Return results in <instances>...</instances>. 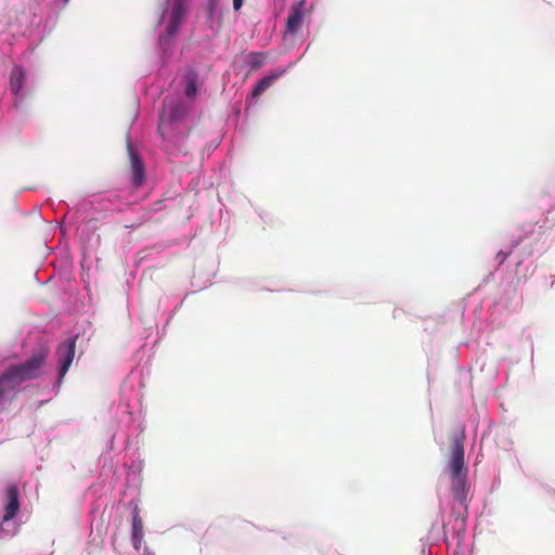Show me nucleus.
<instances>
[{
	"instance_id": "obj_18",
	"label": "nucleus",
	"mask_w": 555,
	"mask_h": 555,
	"mask_svg": "<svg viewBox=\"0 0 555 555\" xmlns=\"http://www.w3.org/2000/svg\"><path fill=\"white\" fill-rule=\"evenodd\" d=\"M69 0H64V2H68Z\"/></svg>"
},
{
	"instance_id": "obj_5",
	"label": "nucleus",
	"mask_w": 555,
	"mask_h": 555,
	"mask_svg": "<svg viewBox=\"0 0 555 555\" xmlns=\"http://www.w3.org/2000/svg\"><path fill=\"white\" fill-rule=\"evenodd\" d=\"M305 5L306 0H300L292 4L286 20L285 35H295L301 29L306 14Z\"/></svg>"
},
{
	"instance_id": "obj_4",
	"label": "nucleus",
	"mask_w": 555,
	"mask_h": 555,
	"mask_svg": "<svg viewBox=\"0 0 555 555\" xmlns=\"http://www.w3.org/2000/svg\"><path fill=\"white\" fill-rule=\"evenodd\" d=\"M76 338L67 339L59 345L56 349V357L59 361V382L64 378L68 372L76 353Z\"/></svg>"
},
{
	"instance_id": "obj_12",
	"label": "nucleus",
	"mask_w": 555,
	"mask_h": 555,
	"mask_svg": "<svg viewBox=\"0 0 555 555\" xmlns=\"http://www.w3.org/2000/svg\"><path fill=\"white\" fill-rule=\"evenodd\" d=\"M278 76L279 75H271L261 78L253 88L251 96L254 99L260 96L267 89H269L272 86L273 81L278 78Z\"/></svg>"
},
{
	"instance_id": "obj_10",
	"label": "nucleus",
	"mask_w": 555,
	"mask_h": 555,
	"mask_svg": "<svg viewBox=\"0 0 555 555\" xmlns=\"http://www.w3.org/2000/svg\"><path fill=\"white\" fill-rule=\"evenodd\" d=\"M24 77L25 75L22 67L14 66L12 68L10 75V88L14 94H17L22 90Z\"/></svg>"
},
{
	"instance_id": "obj_11",
	"label": "nucleus",
	"mask_w": 555,
	"mask_h": 555,
	"mask_svg": "<svg viewBox=\"0 0 555 555\" xmlns=\"http://www.w3.org/2000/svg\"><path fill=\"white\" fill-rule=\"evenodd\" d=\"M197 73L194 69H189L184 76L185 80V95L194 98L197 93Z\"/></svg>"
},
{
	"instance_id": "obj_17",
	"label": "nucleus",
	"mask_w": 555,
	"mask_h": 555,
	"mask_svg": "<svg viewBox=\"0 0 555 555\" xmlns=\"http://www.w3.org/2000/svg\"><path fill=\"white\" fill-rule=\"evenodd\" d=\"M144 555H154V554L146 551Z\"/></svg>"
},
{
	"instance_id": "obj_14",
	"label": "nucleus",
	"mask_w": 555,
	"mask_h": 555,
	"mask_svg": "<svg viewBox=\"0 0 555 555\" xmlns=\"http://www.w3.org/2000/svg\"><path fill=\"white\" fill-rule=\"evenodd\" d=\"M512 254V249L508 250V251H499L498 255H496V259L499 260L500 263H503L507 258L508 256Z\"/></svg>"
},
{
	"instance_id": "obj_6",
	"label": "nucleus",
	"mask_w": 555,
	"mask_h": 555,
	"mask_svg": "<svg viewBox=\"0 0 555 555\" xmlns=\"http://www.w3.org/2000/svg\"><path fill=\"white\" fill-rule=\"evenodd\" d=\"M185 11L186 8L184 0H172L171 10L169 13V22L166 29L168 37H173L177 34L185 16Z\"/></svg>"
},
{
	"instance_id": "obj_3",
	"label": "nucleus",
	"mask_w": 555,
	"mask_h": 555,
	"mask_svg": "<svg viewBox=\"0 0 555 555\" xmlns=\"http://www.w3.org/2000/svg\"><path fill=\"white\" fill-rule=\"evenodd\" d=\"M189 112L188 106L181 100H165L158 131L162 137H166V127L168 124L183 119Z\"/></svg>"
},
{
	"instance_id": "obj_2",
	"label": "nucleus",
	"mask_w": 555,
	"mask_h": 555,
	"mask_svg": "<svg viewBox=\"0 0 555 555\" xmlns=\"http://www.w3.org/2000/svg\"><path fill=\"white\" fill-rule=\"evenodd\" d=\"M464 436H456L451 447L449 468L451 472V492L453 499L461 505H466L469 485L467 482L468 469L464 462Z\"/></svg>"
},
{
	"instance_id": "obj_16",
	"label": "nucleus",
	"mask_w": 555,
	"mask_h": 555,
	"mask_svg": "<svg viewBox=\"0 0 555 555\" xmlns=\"http://www.w3.org/2000/svg\"><path fill=\"white\" fill-rule=\"evenodd\" d=\"M215 4H216L215 0H211V1H210V3H209V11H210V13H212V12H214V10H215Z\"/></svg>"
},
{
	"instance_id": "obj_15",
	"label": "nucleus",
	"mask_w": 555,
	"mask_h": 555,
	"mask_svg": "<svg viewBox=\"0 0 555 555\" xmlns=\"http://www.w3.org/2000/svg\"><path fill=\"white\" fill-rule=\"evenodd\" d=\"M243 5V0H233V9L238 11Z\"/></svg>"
},
{
	"instance_id": "obj_1",
	"label": "nucleus",
	"mask_w": 555,
	"mask_h": 555,
	"mask_svg": "<svg viewBox=\"0 0 555 555\" xmlns=\"http://www.w3.org/2000/svg\"><path fill=\"white\" fill-rule=\"evenodd\" d=\"M48 353V349L41 348L27 361L12 364L0 374V404L5 400L8 393L15 390L21 384L36 379L41 375Z\"/></svg>"
},
{
	"instance_id": "obj_13",
	"label": "nucleus",
	"mask_w": 555,
	"mask_h": 555,
	"mask_svg": "<svg viewBox=\"0 0 555 555\" xmlns=\"http://www.w3.org/2000/svg\"><path fill=\"white\" fill-rule=\"evenodd\" d=\"M247 57L251 70L259 69L267 61V54L261 52H250Z\"/></svg>"
},
{
	"instance_id": "obj_8",
	"label": "nucleus",
	"mask_w": 555,
	"mask_h": 555,
	"mask_svg": "<svg viewBox=\"0 0 555 555\" xmlns=\"http://www.w3.org/2000/svg\"><path fill=\"white\" fill-rule=\"evenodd\" d=\"M128 151L130 156L133 184L138 188L143 183L144 180V165L130 144L128 145Z\"/></svg>"
},
{
	"instance_id": "obj_9",
	"label": "nucleus",
	"mask_w": 555,
	"mask_h": 555,
	"mask_svg": "<svg viewBox=\"0 0 555 555\" xmlns=\"http://www.w3.org/2000/svg\"><path fill=\"white\" fill-rule=\"evenodd\" d=\"M143 538V521L139 514L138 507H135L132 515V544L135 550L141 547Z\"/></svg>"
},
{
	"instance_id": "obj_7",
	"label": "nucleus",
	"mask_w": 555,
	"mask_h": 555,
	"mask_svg": "<svg viewBox=\"0 0 555 555\" xmlns=\"http://www.w3.org/2000/svg\"><path fill=\"white\" fill-rule=\"evenodd\" d=\"M18 496H20V491H18V488L16 486H14V485L10 486L7 489V500H8V502H7L5 507H4V515H3V520L4 521L11 520L17 514V512L20 509Z\"/></svg>"
}]
</instances>
